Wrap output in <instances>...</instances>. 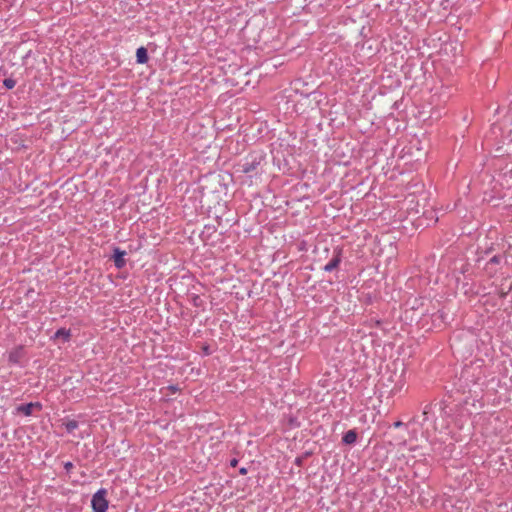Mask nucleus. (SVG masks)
<instances>
[{
    "label": "nucleus",
    "instance_id": "obj_1",
    "mask_svg": "<svg viewBox=\"0 0 512 512\" xmlns=\"http://www.w3.org/2000/svg\"><path fill=\"white\" fill-rule=\"evenodd\" d=\"M262 161L261 156H250L246 158L242 163L238 164V172L252 176V174L258 169Z\"/></svg>",
    "mask_w": 512,
    "mask_h": 512
},
{
    "label": "nucleus",
    "instance_id": "obj_2",
    "mask_svg": "<svg viewBox=\"0 0 512 512\" xmlns=\"http://www.w3.org/2000/svg\"><path fill=\"white\" fill-rule=\"evenodd\" d=\"M107 490L99 489L92 497L91 505L93 512H106L108 509V501L106 499Z\"/></svg>",
    "mask_w": 512,
    "mask_h": 512
},
{
    "label": "nucleus",
    "instance_id": "obj_3",
    "mask_svg": "<svg viewBox=\"0 0 512 512\" xmlns=\"http://www.w3.org/2000/svg\"><path fill=\"white\" fill-rule=\"evenodd\" d=\"M341 259L342 250L337 248L334 250L332 259L323 267L324 271L332 272L333 270H335L339 266Z\"/></svg>",
    "mask_w": 512,
    "mask_h": 512
},
{
    "label": "nucleus",
    "instance_id": "obj_4",
    "mask_svg": "<svg viewBox=\"0 0 512 512\" xmlns=\"http://www.w3.org/2000/svg\"><path fill=\"white\" fill-rule=\"evenodd\" d=\"M126 251L121 250L119 247L113 249V261L116 268L121 269L126 265L125 260Z\"/></svg>",
    "mask_w": 512,
    "mask_h": 512
},
{
    "label": "nucleus",
    "instance_id": "obj_5",
    "mask_svg": "<svg viewBox=\"0 0 512 512\" xmlns=\"http://www.w3.org/2000/svg\"><path fill=\"white\" fill-rule=\"evenodd\" d=\"M23 357H24L23 346H17L9 352L8 361L11 364H19Z\"/></svg>",
    "mask_w": 512,
    "mask_h": 512
},
{
    "label": "nucleus",
    "instance_id": "obj_6",
    "mask_svg": "<svg viewBox=\"0 0 512 512\" xmlns=\"http://www.w3.org/2000/svg\"><path fill=\"white\" fill-rule=\"evenodd\" d=\"M417 493L419 494L418 498H417V501L422 506H428V505H430L433 502L434 495L431 493L429 488H427V491H425L423 489L422 490L418 489Z\"/></svg>",
    "mask_w": 512,
    "mask_h": 512
},
{
    "label": "nucleus",
    "instance_id": "obj_7",
    "mask_svg": "<svg viewBox=\"0 0 512 512\" xmlns=\"http://www.w3.org/2000/svg\"><path fill=\"white\" fill-rule=\"evenodd\" d=\"M34 408L41 409V404L39 402L22 404L17 407V411L25 416H30Z\"/></svg>",
    "mask_w": 512,
    "mask_h": 512
},
{
    "label": "nucleus",
    "instance_id": "obj_8",
    "mask_svg": "<svg viewBox=\"0 0 512 512\" xmlns=\"http://www.w3.org/2000/svg\"><path fill=\"white\" fill-rule=\"evenodd\" d=\"M148 53L145 47H139L136 51V61L139 64H145L148 62Z\"/></svg>",
    "mask_w": 512,
    "mask_h": 512
},
{
    "label": "nucleus",
    "instance_id": "obj_9",
    "mask_svg": "<svg viewBox=\"0 0 512 512\" xmlns=\"http://www.w3.org/2000/svg\"><path fill=\"white\" fill-rule=\"evenodd\" d=\"M356 440H357V433L355 430L347 431L342 438L343 443L348 444V445L354 444L356 442Z\"/></svg>",
    "mask_w": 512,
    "mask_h": 512
},
{
    "label": "nucleus",
    "instance_id": "obj_10",
    "mask_svg": "<svg viewBox=\"0 0 512 512\" xmlns=\"http://www.w3.org/2000/svg\"><path fill=\"white\" fill-rule=\"evenodd\" d=\"M71 337V331L69 329L60 328L58 329L55 334L54 338H61L63 341H68Z\"/></svg>",
    "mask_w": 512,
    "mask_h": 512
},
{
    "label": "nucleus",
    "instance_id": "obj_11",
    "mask_svg": "<svg viewBox=\"0 0 512 512\" xmlns=\"http://www.w3.org/2000/svg\"><path fill=\"white\" fill-rule=\"evenodd\" d=\"M63 425L68 433H72L75 429L78 428V422L76 420H68L67 422L63 423Z\"/></svg>",
    "mask_w": 512,
    "mask_h": 512
},
{
    "label": "nucleus",
    "instance_id": "obj_12",
    "mask_svg": "<svg viewBox=\"0 0 512 512\" xmlns=\"http://www.w3.org/2000/svg\"><path fill=\"white\" fill-rule=\"evenodd\" d=\"M3 85L6 89H13L16 85V81L12 78H6L3 81Z\"/></svg>",
    "mask_w": 512,
    "mask_h": 512
},
{
    "label": "nucleus",
    "instance_id": "obj_13",
    "mask_svg": "<svg viewBox=\"0 0 512 512\" xmlns=\"http://www.w3.org/2000/svg\"><path fill=\"white\" fill-rule=\"evenodd\" d=\"M501 259L502 257L500 255H495L489 260L488 264H499Z\"/></svg>",
    "mask_w": 512,
    "mask_h": 512
},
{
    "label": "nucleus",
    "instance_id": "obj_14",
    "mask_svg": "<svg viewBox=\"0 0 512 512\" xmlns=\"http://www.w3.org/2000/svg\"><path fill=\"white\" fill-rule=\"evenodd\" d=\"M430 409H431V407L429 405L425 406L424 411H423L424 421L428 420V414H429Z\"/></svg>",
    "mask_w": 512,
    "mask_h": 512
},
{
    "label": "nucleus",
    "instance_id": "obj_15",
    "mask_svg": "<svg viewBox=\"0 0 512 512\" xmlns=\"http://www.w3.org/2000/svg\"><path fill=\"white\" fill-rule=\"evenodd\" d=\"M64 468L67 472H69L72 468H73V463L72 462H66L64 464Z\"/></svg>",
    "mask_w": 512,
    "mask_h": 512
},
{
    "label": "nucleus",
    "instance_id": "obj_16",
    "mask_svg": "<svg viewBox=\"0 0 512 512\" xmlns=\"http://www.w3.org/2000/svg\"><path fill=\"white\" fill-rule=\"evenodd\" d=\"M302 463H303V458H302V457H297V458L295 459V464H296L297 466H301V465H302Z\"/></svg>",
    "mask_w": 512,
    "mask_h": 512
},
{
    "label": "nucleus",
    "instance_id": "obj_17",
    "mask_svg": "<svg viewBox=\"0 0 512 512\" xmlns=\"http://www.w3.org/2000/svg\"><path fill=\"white\" fill-rule=\"evenodd\" d=\"M238 464V460L236 458H233L230 460V466L236 467Z\"/></svg>",
    "mask_w": 512,
    "mask_h": 512
},
{
    "label": "nucleus",
    "instance_id": "obj_18",
    "mask_svg": "<svg viewBox=\"0 0 512 512\" xmlns=\"http://www.w3.org/2000/svg\"><path fill=\"white\" fill-rule=\"evenodd\" d=\"M239 473L241 475H246L247 474V468H245V467L240 468Z\"/></svg>",
    "mask_w": 512,
    "mask_h": 512
},
{
    "label": "nucleus",
    "instance_id": "obj_19",
    "mask_svg": "<svg viewBox=\"0 0 512 512\" xmlns=\"http://www.w3.org/2000/svg\"><path fill=\"white\" fill-rule=\"evenodd\" d=\"M200 300L199 296L194 297V305H198V301Z\"/></svg>",
    "mask_w": 512,
    "mask_h": 512
},
{
    "label": "nucleus",
    "instance_id": "obj_20",
    "mask_svg": "<svg viewBox=\"0 0 512 512\" xmlns=\"http://www.w3.org/2000/svg\"><path fill=\"white\" fill-rule=\"evenodd\" d=\"M402 424H403L402 422L398 421L394 425H395V427H400V426H402Z\"/></svg>",
    "mask_w": 512,
    "mask_h": 512
},
{
    "label": "nucleus",
    "instance_id": "obj_21",
    "mask_svg": "<svg viewBox=\"0 0 512 512\" xmlns=\"http://www.w3.org/2000/svg\"><path fill=\"white\" fill-rule=\"evenodd\" d=\"M169 389H171V391H173V392H174V391H176V390H177V387H175V386H169Z\"/></svg>",
    "mask_w": 512,
    "mask_h": 512
},
{
    "label": "nucleus",
    "instance_id": "obj_22",
    "mask_svg": "<svg viewBox=\"0 0 512 512\" xmlns=\"http://www.w3.org/2000/svg\"><path fill=\"white\" fill-rule=\"evenodd\" d=\"M510 110L512 111V99H511V102H510Z\"/></svg>",
    "mask_w": 512,
    "mask_h": 512
}]
</instances>
